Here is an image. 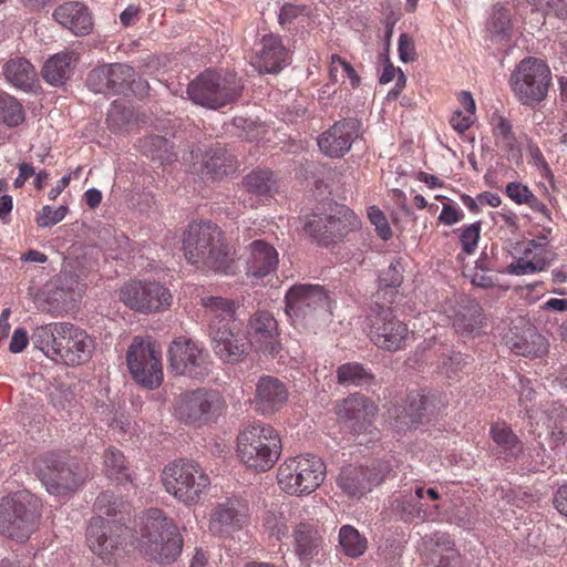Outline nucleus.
<instances>
[{
	"mask_svg": "<svg viewBox=\"0 0 567 567\" xmlns=\"http://www.w3.org/2000/svg\"><path fill=\"white\" fill-rule=\"evenodd\" d=\"M244 187L255 197H270L277 192V183L272 173L265 169L252 171L244 179Z\"/></svg>",
	"mask_w": 567,
	"mask_h": 567,
	"instance_id": "nucleus-40",
	"label": "nucleus"
},
{
	"mask_svg": "<svg viewBox=\"0 0 567 567\" xmlns=\"http://www.w3.org/2000/svg\"><path fill=\"white\" fill-rule=\"evenodd\" d=\"M288 52L281 39L275 34H266L260 42V49L252 58V66L260 73H277L287 62Z\"/></svg>",
	"mask_w": 567,
	"mask_h": 567,
	"instance_id": "nucleus-24",
	"label": "nucleus"
},
{
	"mask_svg": "<svg viewBox=\"0 0 567 567\" xmlns=\"http://www.w3.org/2000/svg\"><path fill=\"white\" fill-rule=\"evenodd\" d=\"M172 144L163 136H148L140 141V148L153 159H158L161 163H168L173 161L174 154L172 152Z\"/></svg>",
	"mask_w": 567,
	"mask_h": 567,
	"instance_id": "nucleus-43",
	"label": "nucleus"
},
{
	"mask_svg": "<svg viewBox=\"0 0 567 567\" xmlns=\"http://www.w3.org/2000/svg\"><path fill=\"white\" fill-rule=\"evenodd\" d=\"M377 406L361 394H352L334 408L338 420L353 431H361L377 414Z\"/></svg>",
	"mask_w": 567,
	"mask_h": 567,
	"instance_id": "nucleus-23",
	"label": "nucleus"
},
{
	"mask_svg": "<svg viewBox=\"0 0 567 567\" xmlns=\"http://www.w3.org/2000/svg\"><path fill=\"white\" fill-rule=\"evenodd\" d=\"M303 11V8L286 3L282 6L280 13H279V22L281 25H285L287 23H291L298 16H300Z\"/></svg>",
	"mask_w": 567,
	"mask_h": 567,
	"instance_id": "nucleus-63",
	"label": "nucleus"
},
{
	"mask_svg": "<svg viewBox=\"0 0 567 567\" xmlns=\"http://www.w3.org/2000/svg\"><path fill=\"white\" fill-rule=\"evenodd\" d=\"M8 82L19 89H30L37 79L34 66L24 58H13L7 61L2 68Z\"/></svg>",
	"mask_w": 567,
	"mask_h": 567,
	"instance_id": "nucleus-37",
	"label": "nucleus"
},
{
	"mask_svg": "<svg viewBox=\"0 0 567 567\" xmlns=\"http://www.w3.org/2000/svg\"><path fill=\"white\" fill-rule=\"evenodd\" d=\"M59 329L54 360L68 365L86 362L93 351V341L87 333L70 322H63Z\"/></svg>",
	"mask_w": 567,
	"mask_h": 567,
	"instance_id": "nucleus-17",
	"label": "nucleus"
},
{
	"mask_svg": "<svg viewBox=\"0 0 567 567\" xmlns=\"http://www.w3.org/2000/svg\"><path fill=\"white\" fill-rule=\"evenodd\" d=\"M213 351L226 362L239 361L246 353V343L243 342L236 331L235 324L208 329Z\"/></svg>",
	"mask_w": 567,
	"mask_h": 567,
	"instance_id": "nucleus-27",
	"label": "nucleus"
},
{
	"mask_svg": "<svg viewBox=\"0 0 567 567\" xmlns=\"http://www.w3.org/2000/svg\"><path fill=\"white\" fill-rule=\"evenodd\" d=\"M78 56L73 51H63L51 56L42 68L43 79L51 85H62L72 74Z\"/></svg>",
	"mask_w": 567,
	"mask_h": 567,
	"instance_id": "nucleus-33",
	"label": "nucleus"
},
{
	"mask_svg": "<svg viewBox=\"0 0 567 567\" xmlns=\"http://www.w3.org/2000/svg\"><path fill=\"white\" fill-rule=\"evenodd\" d=\"M105 475L118 482L132 483L130 470L123 453L116 449H107L104 454Z\"/></svg>",
	"mask_w": 567,
	"mask_h": 567,
	"instance_id": "nucleus-42",
	"label": "nucleus"
},
{
	"mask_svg": "<svg viewBox=\"0 0 567 567\" xmlns=\"http://www.w3.org/2000/svg\"><path fill=\"white\" fill-rule=\"evenodd\" d=\"M247 275L264 278L275 271L279 258L276 248L269 243L257 239L248 245Z\"/></svg>",
	"mask_w": 567,
	"mask_h": 567,
	"instance_id": "nucleus-30",
	"label": "nucleus"
},
{
	"mask_svg": "<svg viewBox=\"0 0 567 567\" xmlns=\"http://www.w3.org/2000/svg\"><path fill=\"white\" fill-rule=\"evenodd\" d=\"M463 213L451 205H444L439 219L445 225H453L463 218Z\"/></svg>",
	"mask_w": 567,
	"mask_h": 567,
	"instance_id": "nucleus-64",
	"label": "nucleus"
},
{
	"mask_svg": "<svg viewBox=\"0 0 567 567\" xmlns=\"http://www.w3.org/2000/svg\"><path fill=\"white\" fill-rule=\"evenodd\" d=\"M399 56L405 63L413 62L416 59L414 42L406 33L400 35Z\"/></svg>",
	"mask_w": 567,
	"mask_h": 567,
	"instance_id": "nucleus-59",
	"label": "nucleus"
},
{
	"mask_svg": "<svg viewBox=\"0 0 567 567\" xmlns=\"http://www.w3.org/2000/svg\"><path fill=\"white\" fill-rule=\"evenodd\" d=\"M162 352L150 340L135 338L126 352V362L133 379L147 389L163 382Z\"/></svg>",
	"mask_w": 567,
	"mask_h": 567,
	"instance_id": "nucleus-12",
	"label": "nucleus"
},
{
	"mask_svg": "<svg viewBox=\"0 0 567 567\" xmlns=\"http://www.w3.org/2000/svg\"><path fill=\"white\" fill-rule=\"evenodd\" d=\"M41 515L38 498L28 492L4 498L0 503V534L23 543L37 530Z\"/></svg>",
	"mask_w": 567,
	"mask_h": 567,
	"instance_id": "nucleus-6",
	"label": "nucleus"
},
{
	"mask_svg": "<svg viewBox=\"0 0 567 567\" xmlns=\"http://www.w3.org/2000/svg\"><path fill=\"white\" fill-rule=\"evenodd\" d=\"M432 405L431 399L422 391L411 392L404 404L394 409L395 427L401 431L417 426L430 413Z\"/></svg>",
	"mask_w": 567,
	"mask_h": 567,
	"instance_id": "nucleus-25",
	"label": "nucleus"
},
{
	"mask_svg": "<svg viewBox=\"0 0 567 567\" xmlns=\"http://www.w3.org/2000/svg\"><path fill=\"white\" fill-rule=\"evenodd\" d=\"M54 20L75 35L87 34L92 27V18L87 8L79 1H68L53 11Z\"/></svg>",
	"mask_w": 567,
	"mask_h": 567,
	"instance_id": "nucleus-28",
	"label": "nucleus"
},
{
	"mask_svg": "<svg viewBox=\"0 0 567 567\" xmlns=\"http://www.w3.org/2000/svg\"><path fill=\"white\" fill-rule=\"evenodd\" d=\"M339 544L344 554L352 558L362 556L367 549V539L350 525H344L340 528Z\"/></svg>",
	"mask_w": 567,
	"mask_h": 567,
	"instance_id": "nucleus-44",
	"label": "nucleus"
},
{
	"mask_svg": "<svg viewBox=\"0 0 567 567\" xmlns=\"http://www.w3.org/2000/svg\"><path fill=\"white\" fill-rule=\"evenodd\" d=\"M162 481L166 492L186 505L198 504L212 485L206 470L192 460H178L166 465Z\"/></svg>",
	"mask_w": 567,
	"mask_h": 567,
	"instance_id": "nucleus-5",
	"label": "nucleus"
},
{
	"mask_svg": "<svg viewBox=\"0 0 567 567\" xmlns=\"http://www.w3.org/2000/svg\"><path fill=\"white\" fill-rule=\"evenodd\" d=\"M506 194L512 200L519 205L526 204L533 195L527 186L516 182L509 183L506 186Z\"/></svg>",
	"mask_w": 567,
	"mask_h": 567,
	"instance_id": "nucleus-58",
	"label": "nucleus"
},
{
	"mask_svg": "<svg viewBox=\"0 0 567 567\" xmlns=\"http://www.w3.org/2000/svg\"><path fill=\"white\" fill-rule=\"evenodd\" d=\"M0 121L9 127H16L24 121V112L17 99L0 94Z\"/></svg>",
	"mask_w": 567,
	"mask_h": 567,
	"instance_id": "nucleus-47",
	"label": "nucleus"
},
{
	"mask_svg": "<svg viewBox=\"0 0 567 567\" xmlns=\"http://www.w3.org/2000/svg\"><path fill=\"white\" fill-rule=\"evenodd\" d=\"M68 210L64 205L58 208L47 205L39 212L35 219L37 225L41 228L52 227L65 218Z\"/></svg>",
	"mask_w": 567,
	"mask_h": 567,
	"instance_id": "nucleus-53",
	"label": "nucleus"
},
{
	"mask_svg": "<svg viewBox=\"0 0 567 567\" xmlns=\"http://www.w3.org/2000/svg\"><path fill=\"white\" fill-rule=\"evenodd\" d=\"M474 122V116L463 114L462 111H455L451 117V125L458 133H464L471 127Z\"/></svg>",
	"mask_w": 567,
	"mask_h": 567,
	"instance_id": "nucleus-62",
	"label": "nucleus"
},
{
	"mask_svg": "<svg viewBox=\"0 0 567 567\" xmlns=\"http://www.w3.org/2000/svg\"><path fill=\"white\" fill-rule=\"evenodd\" d=\"M240 90L235 74L205 71L188 84L187 94L195 104L216 110L233 102Z\"/></svg>",
	"mask_w": 567,
	"mask_h": 567,
	"instance_id": "nucleus-10",
	"label": "nucleus"
},
{
	"mask_svg": "<svg viewBox=\"0 0 567 567\" xmlns=\"http://www.w3.org/2000/svg\"><path fill=\"white\" fill-rule=\"evenodd\" d=\"M491 437L505 453L512 455L520 451V442L517 435L506 423H495L491 426Z\"/></svg>",
	"mask_w": 567,
	"mask_h": 567,
	"instance_id": "nucleus-45",
	"label": "nucleus"
},
{
	"mask_svg": "<svg viewBox=\"0 0 567 567\" xmlns=\"http://www.w3.org/2000/svg\"><path fill=\"white\" fill-rule=\"evenodd\" d=\"M326 465L313 454L297 455L287 458L277 472L280 488L296 496L313 493L324 481Z\"/></svg>",
	"mask_w": 567,
	"mask_h": 567,
	"instance_id": "nucleus-7",
	"label": "nucleus"
},
{
	"mask_svg": "<svg viewBox=\"0 0 567 567\" xmlns=\"http://www.w3.org/2000/svg\"><path fill=\"white\" fill-rule=\"evenodd\" d=\"M551 81L548 65L539 59H523L509 78L511 89L515 97L524 105L533 106L547 96Z\"/></svg>",
	"mask_w": 567,
	"mask_h": 567,
	"instance_id": "nucleus-9",
	"label": "nucleus"
},
{
	"mask_svg": "<svg viewBox=\"0 0 567 567\" xmlns=\"http://www.w3.org/2000/svg\"><path fill=\"white\" fill-rule=\"evenodd\" d=\"M359 136V122L353 118H347L334 123L328 131L323 132L318 138L320 151L329 156L342 157Z\"/></svg>",
	"mask_w": 567,
	"mask_h": 567,
	"instance_id": "nucleus-21",
	"label": "nucleus"
},
{
	"mask_svg": "<svg viewBox=\"0 0 567 567\" xmlns=\"http://www.w3.org/2000/svg\"><path fill=\"white\" fill-rule=\"evenodd\" d=\"M480 223L472 224L462 229L460 235V241L462 244L463 251L466 252L467 255H472L475 251L480 239Z\"/></svg>",
	"mask_w": 567,
	"mask_h": 567,
	"instance_id": "nucleus-54",
	"label": "nucleus"
},
{
	"mask_svg": "<svg viewBox=\"0 0 567 567\" xmlns=\"http://www.w3.org/2000/svg\"><path fill=\"white\" fill-rule=\"evenodd\" d=\"M59 326H63V322L43 324L37 327L31 334L33 346L53 360L55 357L58 337H60Z\"/></svg>",
	"mask_w": 567,
	"mask_h": 567,
	"instance_id": "nucleus-41",
	"label": "nucleus"
},
{
	"mask_svg": "<svg viewBox=\"0 0 567 567\" xmlns=\"http://www.w3.org/2000/svg\"><path fill=\"white\" fill-rule=\"evenodd\" d=\"M330 241L343 237L360 224L357 215L347 206L331 204L328 208Z\"/></svg>",
	"mask_w": 567,
	"mask_h": 567,
	"instance_id": "nucleus-36",
	"label": "nucleus"
},
{
	"mask_svg": "<svg viewBox=\"0 0 567 567\" xmlns=\"http://www.w3.org/2000/svg\"><path fill=\"white\" fill-rule=\"evenodd\" d=\"M328 225V213L313 214L308 217L305 225V230L320 244L327 245L328 243H330Z\"/></svg>",
	"mask_w": 567,
	"mask_h": 567,
	"instance_id": "nucleus-51",
	"label": "nucleus"
},
{
	"mask_svg": "<svg viewBox=\"0 0 567 567\" xmlns=\"http://www.w3.org/2000/svg\"><path fill=\"white\" fill-rule=\"evenodd\" d=\"M185 258L203 268L221 274H234V261L223 241L220 228L210 221L193 223L183 239Z\"/></svg>",
	"mask_w": 567,
	"mask_h": 567,
	"instance_id": "nucleus-2",
	"label": "nucleus"
},
{
	"mask_svg": "<svg viewBox=\"0 0 567 567\" xmlns=\"http://www.w3.org/2000/svg\"><path fill=\"white\" fill-rule=\"evenodd\" d=\"M61 280L62 276H59L54 282H52L50 286H47V298L44 303L41 305L42 311L58 313L65 309L70 298V291L59 286Z\"/></svg>",
	"mask_w": 567,
	"mask_h": 567,
	"instance_id": "nucleus-46",
	"label": "nucleus"
},
{
	"mask_svg": "<svg viewBox=\"0 0 567 567\" xmlns=\"http://www.w3.org/2000/svg\"><path fill=\"white\" fill-rule=\"evenodd\" d=\"M169 369L177 375L202 380L210 372L208 353L195 341L175 339L168 349Z\"/></svg>",
	"mask_w": 567,
	"mask_h": 567,
	"instance_id": "nucleus-14",
	"label": "nucleus"
},
{
	"mask_svg": "<svg viewBox=\"0 0 567 567\" xmlns=\"http://www.w3.org/2000/svg\"><path fill=\"white\" fill-rule=\"evenodd\" d=\"M396 79L395 86L389 91L386 99L388 100H396L400 95L402 89L404 87L406 83V78L401 69L394 68V65L390 62V60H386V64L384 66V70L380 76V83L381 84H388L392 80Z\"/></svg>",
	"mask_w": 567,
	"mask_h": 567,
	"instance_id": "nucleus-52",
	"label": "nucleus"
},
{
	"mask_svg": "<svg viewBox=\"0 0 567 567\" xmlns=\"http://www.w3.org/2000/svg\"><path fill=\"white\" fill-rule=\"evenodd\" d=\"M528 3L540 8L547 9L558 18L567 17V0H526Z\"/></svg>",
	"mask_w": 567,
	"mask_h": 567,
	"instance_id": "nucleus-57",
	"label": "nucleus"
},
{
	"mask_svg": "<svg viewBox=\"0 0 567 567\" xmlns=\"http://www.w3.org/2000/svg\"><path fill=\"white\" fill-rule=\"evenodd\" d=\"M140 549L151 559L169 563L182 551L183 539L178 527L158 508H150L143 517Z\"/></svg>",
	"mask_w": 567,
	"mask_h": 567,
	"instance_id": "nucleus-3",
	"label": "nucleus"
},
{
	"mask_svg": "<svg viewBox=\"0 0 567 567\" xmlns=\"http://www.w3.org/2000/svg\"><path fill=\"white\" fill-rule=\"evenodd\" d=\"M287 399V388L280 380L270 375L260 378L255 398L258 411L262 414H271L282 408Z\"/></svg>",
	"mask_w": 567,
	"mask_h": 567,
	"instance_id": "nucleus-29",
	"label": "nucleus"
},
{
	"mask_svg": "<svg viewBox=\"0 0 567 567\" xmlns=\"http://www.w3.org/2000/svg\"><path fill=\"white\" fill-rule=\"evenodd\" d=\"M285 302L287 316L305 324L328 320L332 315L329 291L321 285H293L286 292Z\"/></svg>",
	"mask_w": 567,
	"mask_h": 567,
	"instance_id": "nucleus-8",
	"label": "nucleus"
},
{
	"mask_svg": "<svg viewBox=\"0 0 567 567\" xmlns=\"http://www.w3.org/2000/svg\"><path fill=\"white\" fill-rule=\"evenodd\" d=\"M386 287H399L403 281V266L400 260L392 261L380 277Z\"/></svg>",
	"mask_w": 567,
	"mask_h": 567,
	"instance_id": "nucleus-56",
	"label": "nucleus"
},
{
	"mask_svg": "<svg viewBox=\"0 0 567 567\" xmlns=\"http://www.w3.org/2000/svg\"><path fill=\"white\" fill-rule=\"evenodd\" d=\"M37 476L52 495H68L83 484L85 476L74 462H68L64 456L49 453L34 462Z\"/></svg>",
	"mask_w": 567,
	"mask_h": 567,
	"instance_id": "nucleus-11",
	"label": "nucleus"
},
{
	"mask_svg": "<svg viewBox=\"0 0 567 567\" xmlns=\"http://www.w3.org/2000/svg\"><path fill=\"white\" fill-rule=\"evenodd\" d=\"M281 451L279 433L268 424H248L238 434V457L256 472L269 471L279 460Z\"/></svg>",
	"mask_w": 567,
	"mask_h": 567,
	"instance_id": "nucleus-4",
	"label": "nucleus"
},
{
	"mask_svg": "<svg viewBox=\"0 0 567 567\" xmlns=\"http://www.w3.org/2000/svg\"><path fill=\"white\" fill-rule=\"evenodd\" d=\"M488 31L498 40H504L511 37L512 21L509 11L502 7L496 6L493 10L488 22Z\"/></svg>",
	"mask_w": 567,
	"mask_h": 567,
	"instance_id": "nucleus-49",
	"label": "nucleus"
},
{
	"mask_svg": "<svg viewBox=\"0 0 567 567\" xmlns=\"http://www.w3.org/2000/svg\"><path fill=\"white\" fill-rule=\"evenodd\" d=\"M203 166L213 178H221L236 172L237 161L224 146L216 144L205 152Z\"/></svg>",
	"mask_w": 567,
	"mask_h": 567,
	"instance_id": "nucleus-34",
	"label": "nucleus"
},
{
	"mask_svg": "<svg viewBox=\"0 0 567 567\" xmlns=\"http://www.w3.org/2000/svg\"><path fill=\"white\" fill-rule=\"evenodd\" d=\"M293 537L295 550L300 560L309 561L318 555L322 538L313 525L300 523L295 529Z\"/></svg>",
	"mask_w": 567,
	"mask_h": 567,
	"instance_id": "nucleus-35",
	"label": "nucleus"
},
{
	"mask_svg": "<svg viewBox=\"0 0 567 567\" xmlns=\"http://www.w3.org/2000/svg\"><path fill=\"white\" fill-rule=\"evenodd\" d=\"M384 477V470L348 465L339 473L337 485L347 496L360 498L381 484Z\"/></svg>",
	"mask_w": 567,
	"mask_h": 567,
	"instance_id": "nucleus-19",
	"label": "nucleus"
},
{
	"mask_svg": "<svg viewBox=\"0 0 567 567\" xmlns=\"http://www.w3.org/2000/svg\"><path fill=\"white\" fill-rule=\"evenodd\" d=\"M507 346L514 353L526 357H538L547 349L546 339L532 327L522 336L508 338Z\"/></svg>",
	"mask_w": 567,
	"mask_h": 567,
	"instance_id": "nucleus-38",
	"label": "nucleus"
},
{
	"mask_svg": "<svg viewBox=\"0 0 567 567\" xmlns=\"http://www.w3.org/2000/svg\"><path fill=\"white\" fill-rule=\"evenodd\" d=\"M135 121L131 106L114 102L107 113V125L112 131L121 132L128 130Z\"/></svg>",
	"mask_w": 567,
	"mask_h": 567,
	"instance_id": "nucleus-48",
	"label": "nucleus"
},
{
	"mask_svg": "<svg viewBox=\"0 0 567 567\" xmlns=\"http://www.w3.org/2000/svg\"><path fill=\"white\" fill-rule=\"evenodd\" d=\"M458 308L449 315L453 320V328L463 338L478 336L484 327L482 307L473 299L461 297Z\"/></svg>",
	"mask_w": 567,
	"mask_h": 567,
	"instance_id": "nucleus-26",
	"label": "nucleus"
},
{
	"mask_svg": "<svg viewBox=\"0 0 567 567\" xmlns=\"http://www.w3.org/2000/svg\"><path fill=\"white\" fill-rule=\"evenodd\" d=\"M248 520L247 503L240 498L230 497L218 503L210 512L208 527L215 535H226L241 529Z\"/></svg>",
	"mask_w": 567,
	"mask_h": 567,
	"instance_id": "nucleus-18",
	"label": "nucleus"
},
{
	"mask_svg": "<svg viewBox=\"0 0 567 567\" xmlns=\"http://www.w3.org/2000/svg\"><path fill=\"white\" fill-rule=\"evenodd\" d=\"M120 300L140 313L164 311L172 305V293L162 284L147 280H131L118 290Z\"/></svg>",
	"mask_w": 567,
	"mask_h": 567,
	"instance_id": "nucleus-13",
	"label": "nucleus"
},
{
	"mask_svg": "<svg viewBox=\"0 0 567 567\" xmlns=\"http://www.w3.org/2000/svg\"><path fill=\"white\" fill-rule=\"evenodd\" d=\"M74 399V394L69 388H56L51 393V401L53 405L58 409L64 410L68 405L71 404L72 400Z\"/></svg>",
	"mask_w": 567,
	"mask_h": 567,
	"instance_id": "nucleus-60",
	"label": "nucleus"
},
{
	"mask_svg": "<svg viewBox=\"0 0 567 567\" xmlns=\"http://www.w3.org/2000/svg\"><path fill=\"white\" fill-rule=\"evenodd\" d=\"M200 306L208 329L235 324L238 305L235 300L221 296H205L200 298Z\"/></svg>",
	"mask_w": 567,
	"mask_h": 567,
	"instance_id": "nucleus-31",
	"label": "nucleus"
},
{
	"mask_svg": "<svg viewBox=\"0 0 567 567\" xmlns=\"http://www.w3.org/2000/svg\"><path fill=\"white\" fill-rule=\"evenodd\" d=\"M248 332L258 351L276 355L281 349L278 323L268 311L255 312L248 323Z\"/></svg>",
	"mask_w": 567,
	"mask_h": 567,
	"instance_id": "nucleus-22",
	"label": "nucleus"
},
{
	"mask_svg": "<svg viewBox=\"0 0 567 567\" xmlns=\"http://www.w3.org/2000/svg\"><path fill=\"white\" fill-rule=\"evenodd\" d=\"M28 342H29V338H28L27 331L22 328H18L14 330V332L12 334V338H11V341L9 344V350L12 353H20L27 348Z\"/></svg>",
	"mask_w": 567,
	"mask_h": 567,
	"instance_id": "nucleus-61",
	"label": "nucleus"
},
{
	"mask_svg": "<svg viewBox=\"0 0 567 567\" xmlns=\"http://www.w3.org/2000/svg\"><path fill=\"white\" fill-rule=\"evenodd\" d=\"M426 549H429L427 557L435 567H461V557L456 549L449 540L443 537L424 540Z\"/></svg>",
	"mask_w": 567,
	"mask_h": 567,
	"instance_id": "nucleus-39",
	"label": "nucleus"
},
{
	"mask_svg": "<svg viewBox=\"0 0 567 567\" xmlns=\"http://www.w3.org/2000/svg\"><path fill=\"white\" fill-rule=\"evenodd\" d=\"M142 85L135 81L133 68L122 63L104 64L93 69L86 79L87 87L94 93L123 94L135 93L134 85Z\"/></svg>",
	"mask_w": 567,
	"mask_h": 567,
	"instance_id": "nucleus-15",
	"label": "nucleus"
},
{
	"mask_svg": "<svg viewBox=\"0 0 567 567\" xmlns=\"http://www.w3.org/2000/svg\"><path fill=\"white\" fill-rule=\"evenodd\" d=\"M368 217L370 221L375 226L378 235L383 240H388L392 236V230L388 224L386 217L379 208L370 207Z\"/></svg>",
	"mask_w": 567,
	"mask_h": 567,
	"instance_id": "nucleus-55",
	"label": "nucleus"
},
{
	"mask_svg": "<svg viewBox=\"0 0 567 567\" xmlns=\"http://www.w3.org/2000/svg\"><path fill=\"white\" fill-rule=\"evenodd\" d=\"M125 503L110 493L97 496L94 507L99 513L93 517L86 529V539L90 549L105 564H113L126 530L122 518L111 519L122 513Z\"/></svg>",
	"mask_w": 567,
	"mask_h": 567,
	"instance_id": "nucleus-1",
	"label": "nucleus"
},
{
	"mask_svg": "<svg viewBox=\"0 0 567 567\" xmlns=\"http://www.w3.org/2000/svg\"><path fill=\"white\" fill-rule=\"evenodd\" d=\"M423 496L424 488L422 486H417L414 492H401L391 501V507L393 511L398 512L405 522L415 518L424 522L429 518V515L421 504Z\"/></svg>",
	"mask_w": 567,
	"mask_h": 567,
	"instance_id": "nucleus-32",
	"label": "nucleus"
},
{
	"mask_svg": "<svg viewBox=\"0 0 567 567\" xmlns=\"http://www.w3.org/2000/svg\"><path fill=\"white\" fill-rule=\"evenodd\" d=\"M219 406L220 398L217 392L198 389L178 396L175 413L179 420L193 423L203 420Z\"/></svg>",
	"mask_w": 567,
	"mask_h": 567,
	"instance_id": "nucleus-20",
	"label": "nucleus"
},
{
	"mask_svg": "<svg viewBox=\"0 0 567 567\" xmlns=\"http://www.w3.org/2000/svg\"><path fill=\"white\" fill-rule=\"evenodd\" d=\"M370 322V337L378 348L396 351L403 346L409 330L391 308L375 303L371 309Z\"/></svg>",
	"mask_w": 567,
	"mask_h": 567,
	"instance_id": "nucleus-16",
	"label": "nucleus"
},
{
	"mask_svg": "<svg viewBox=\"0 0 567 567\" xmlns=\"http://www.w3.org/2000/svg\"><path fill=\"white\" fill-rule=\"evenodd\" d=\"M338 381L342 385H362L370 381L371 374L359 363H346L337 370Z\"/></svg>",
	"mask_w": 567,
	"mask_h": 567,
	"instance_id": "nucleus-50",
	"label": "nucleus"
}]
</instances>
